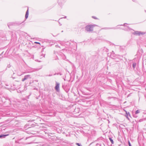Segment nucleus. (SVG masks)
<instances>
[{"label": "nucleus", "instance_id": "obj_1", "mask_svg": "<svg viewBox=\"0 0 146 146\" xmlns=\"http://www.w3.org/2000/svg\"><path fill=\"white\" fill-rule=\"evenodd\" d=\"M94 26L93 25H89L86 27V30L88 31H91L93 30Z\"/></svg>", "mask_w": 146, "mask_h": 146}, {"label": "nucleus", "instance_id": "obj_2", "mask_svg": "<svg viewBox=\"0 0 146 146\" xmlns=\"http://www.w3.org/2000/svg\"><path fill=\"white\" fill-rule=\"evenodd\" d=\"M59 84L58 83H56V86L55 87V90L57 91H59Z\"/></svg>", "mask_w": 146, "mask_h": 146}, {"label": "nucleus", "instance_id": "obj_3", "mask_svg": "<svg viewBox=\"0 0 146 146\" xmlns=\"http://www.w3.org/2000/svg\"><path fill=\"white\" fill-rule=\"evenodd\" d=\"M29 15V11L28 10L26 12V15H25V18L26 19H27Z\"/></svg>", "mask_w": 146, "mask_h": 146}, {"label": "nucleus", "instance_id": "obj_4", "mask_svg": "<svg viewBox=\"0 0 146 146\" xmlns=\"http://www.w3.org/2000/svg\"><path fill=\"white\" fill-rule=\"evenodd\" d=\"M9 135L8 134H7V135H0V138H1L3 137H5L6 136H8Z\"/></svg>", "mask_w": 146, "mask_h": 146}, {"label": "nucleus", "instance_id": "obj_5", "mask_svg": "<svg viewBox=\"0 0 146 146\" xmlns=\"http://www.w3.org/2000/svg\"><path fill=\"white\" fill-rule=\"evenodd\" d=\"M109 139L110 140V141H111V143H112V144H113V140L111 139V138H109Z\"/></svg>", "mask_w": 146, "mask_h": 146}, {"label": "nucleus", "instance_id": "obj_6", "mask_svg": "<svg viewBox=\"0 0 146 146\" xmlns=\"http://www.w3.org/2000/svg\"><path fill=\"white\" fill-rule=\"evenodd\" d=\"M140 112L138 110H137L135 112V114H137Z\"/></svg>", "mask_w": 146, "mask_h": 146}, {"label": "nucleus", "instance_id": "obj_7", "mask_svg": "<svg viewBox=\"0 0 146 146\" xmlns=\"http://www.w3.org/2000/svg\"><path fill=\"white\" fill-rule=\"evenodd\" d=\"M135 66H136V64L135 63H134L133 64V66L134 68L135 67Z\"/></svg>", "mask_w": 146, "mask_h": 146}, {"label": "nucleus", "instance_id": "obj_8", "mask_svg": "<svg viewBox=\"0 0 146 146\" xmlns=\"http://www.w3.org/2000/svg\"><path fill=\"white\" fill-rule=\"evenodd\" d=\"M128 144H129V146H131L129 141H128Z\"/></svg>", "mask_w": 146, "mask_h": 146}, {"label": "nucleus", "instance_id": "obj_9", "mask_svg": "<svg viewBox=\"0 0 146 146\" xmlns=\"http://www.w3.org/2000/svg\"><path fill=\"white\" fill-rule=\"evenodd\" d=\"M76 144L78 146H81V145L79 143H76Z\"/></svg>", "mask_w": 146, "mask_h": 146}, {"label": "nucleus", "instance_id": "obj_10", "mask_svg": "<svg viewBox=\"0 0 146 146\" xmlns=\"http://www.w3.org/2000/svg\"><path fill=\"white\" fill-rule=\"evenodd\" d=\"M125 112H126V114H127V116H128V114H129V113L128 112V113L127 112V111H125Z\"/></svg>", "mask_w": 146, "mask_h": 146}, {"label": "nucleus", "instance_id": "obj_11", "mask_svg": "<svg viewBox=\"0 0 146 146\" xmlns=\"http://www.w3.org/2000/svg\"><path fill=\"white\" fill-rule=\"evenodd\" d=\"M35 43H36V44H40V43L39 42H35Z\"/></svg>", "mask_w": 146, "mask_h": 146}, {"label": "nucleus", "instance_id": "obj_12", "mask_svg": "<svg viewBox=\"0 0 146 146\" xmlns=\"http://www.w3.org/2000/svg\"><path fill=\"white\" fill-rule=\"evenodd\" d=\"M26 79V78H25L24 79H23L22 80V81H24Z\"/></svg>", "mask_w": 146, "mask_h": 146}]
</instances>
